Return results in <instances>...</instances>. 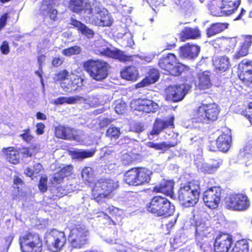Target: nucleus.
I'll return each mask as SVG.
<instances>
[{"mask_svg": "<svg viewBox=\"0 0 252 252\" xmlns=\"http://www.w3.org/2000/svg\"><path fill=\"white\" fill-rule=\"evenodd\" d=\"M187 91L186 86L184 84L169 86L166 90V99L173 102L181 101L184 98Z\"/></svg>", "mask_w": 252, "mask_h": 252, "instance_id": "obj_14", "label": "nucleus"}, {"mask_svg": "<svg viewBox=\"0 0 252 252\" xmlns=\"http://www.w3.org/2000/svg\"><path fill=\"white\" fill-rule=\"evenodd\" d=\"M228 24L227 23H217L212 25L207 29L206 34L208 37L214 36L225 30L227 28Z\"/></svg>", "mask_w": 252, "mask_h": 252, "instance_id": "obj_33", "label": "nucleus"}, {"mask_svg": "<svg viewBox=\"0 0 252 252\" xmlns=\"http://www.w3.org/2000/svg\"><path fill=\"white\" fill-rule=\"evenodd\" d=\"M252 36L247 35L245 38V41L242 45L238 48L233 56V59L238 60L248 54L249 49L252 43Z\"/></svg>", "mask_w": 252, "mask_h": 252, "instance_id": "obj_23", "label": "nucleus"}, {"mask_svg": "<svg viewBox=\"0 0 252 252\" xmlns=\"http://www.w3.org/2000/svg\"><path fill=\"white\" fill-rule=\"evenodd\" d=\"M81 97L84 99H88L89 98V101L87 100L85 101L83 100V99L78 100V101H80L86 103H88L90 104V105H94L96 104L98 102V99L94 95H88L85 97L82 96Z\"/></svg>", "mask_w": 252, "mask_h": 252, "instance_id": "obj_54", "label": "nucleus"}, {"mask_svg": "<svg viewBox=\"0 0 252 252\" xmlns=\"http://www.w3.org/2000/svg\"><path fill=\"white\" fill-rule=\"evenodd\" d=\"M24 133L20 134V136L22 138L23 140L27 143H31L32 140L33 136L31 135L29 129H26L24 131Z\"/></svg>", "mask_w": 252, "mask_h": 252, "instance_id": "obj_53", "label": "nucleus"}, {"mask_svg": "<svg viewBox=\"0 0 252 252\" xmlns=\"http://www.w3.org/2000/svg\"><path fill=\"white\" fill-rule=\"evenodd\" d=\"M49 40L46 38L42 40V42L39 44L40 47L43 49V48H49Z\"/></svg>", "mask_w": 252, "mask_h": 252, "instance_id": "obj_64", "label": "nucleus"}, {"mask_svg": "<svg viewBox=\"0 0 252 252\" xmlns=\"http://www.w3.org/2000/svg\"><path fill=\"white\" fill-rule=\"evenodd\" d=\"M230 131L227 133H223L216 140V145L217 148L223 152H227L230 147L231 142V137Z\"/></svg>", "mask_w": 252, "mask_h": 252, "instance_id": "obj_24", "label": "nucleus"}, {"mask_svg": "<svg viewBox=\"0 0 252 252\" xmlns=\"http://www.w3.org/2000/svg\"><path fill=\"white\" fill-rule=\"evenodd\" d=\"M9 18L8 13H5L0 17V29H1L6 25L7 19Z\"/></svg>", "mask_w": 252, "mask_h": 252, "instance_id": "obj_57", "label": "nucleus"}, {"mask_svg": "<svg viewBox=\"0 0 252 252\" xmlns=\"http://www.w3.org/2000/svg\"><path fill=\"white\" fill-rule=\"evenodd\" d=\"M158 66L166 72L173 76H178L184 70L185 66L176 62L175 56L168 54L163 56L158 61Z\"/></svg>", "mask_w": 252, "mask_h": 252, "instance_id": "obj_8", "label": "nucleus"}, {"mask_svg": "<svg viewBox=\"0 0 252 252\" xmlns=\"http://www.w3.org/2000/svg\"><path fill=\"white\" fill-rule=\"evenodd\" d=\"M167 127V124L164 121L157 119L154 124L153 128L149 136L150 139H152L150 136L156 135H158L160 132L164 128Z\"/></svg>", "mask_w": 252, "mask_h": 252, "instance_id": "obj_40", "label": "nucleus"}, {"mask_svg": "<svg viewBox=\"0 0 252 252\" xmlns=\"http://www.w3.org/2000/svg\"><path fill=\"white\" fill-rule=\"evenodd\" d=\"M123 78L127 80L134 81L138 77V71L134 66H128L121 72Z\"/></svg>", "mask_w": 252, "mask_h": 252, "instance_id": "obj_35", "label": "nucleus"}, {"mask_svg": "<svg viewBox=\"0 0 252 252\" xmlns=\"http://www.w3.org/2000/svg\"><path fill=\"white\" fill-rule=\"evenodd\" d=\"M135 109L146 113L155 112L158 108L157 103L150 99H139L135 101Z\"/></svg>", "mask_w": 252, "mask_h": 252, "instance_id": "obj_17", "label": "nucleus"}, {"mask_svg": "<svg viewBox=\"0 0 252 252\" xmlns=\"http://www.w3.org/2000/svg\"><path fill=\"white\" fill-rule=\"evenodd\" d=\"M65 242L66 237L64 233L57 229L51 230L46 237V244L48 249L53 252L60 251Z\"/></svg>", "mask_w": 252, "mask_h": 252, "instance_id": "obj_10", "label": "nucleus"}, {"mask_svg": "<svg viewBox=\"0 0 252 252\" xmlns=\"http://www.w3.org/2000/svg\"><path fill=\"white\" fill-rule=\"evenodd\" d=\"M126 108V103L123 101H117L115 107V112L119 114H123L125 112Z\"/></svg>", "mask_w": 252, "mask_h": 252, "instance_id": "obj_50", "label": "nucleus"}, {"mask_svg": "<svg viewBox=\"0 0 252 252\" xmlns=\"http://www.w3.org/2000/svg\"><path fill=\"white\" fill-rule=\"evenodd\" d=\"M24 173L29 177L32 176L35 173L33 168L28 167L24 171Z\"/></svg>", "mask_w": 252, "mask_h": 252, "instance_id": "obj_63", "label": "nucleus"}, {"mask_svg": "<svg viewBox=\"0 0 252 252\" xmlns=\"http://www.w3.org/2000/svg\"><path fill=\"white\" fill-rule=\"evenodd\" d=\"M14 190L12 191V198L15 200H22L24 196L25 193L19 190V187H17L16 189V187H14Z\"/></svg>", "mask_w": 252, "mask_h": 252, "instance_id": "obj_48", "label": "nucleus"}, {"mask_svg": "<svg viewBox=\"0 0 252 252\" xmlns=\"http://www.w3.org/2000/svg\"><path fill=\"white\" fill-rule=\"evenodd\" d=\"M47 13L49 15L50 19L54 21L56 20L57 14L58 13L56 9H54L52 8V9H50V10Z\"/></svg>", "mask_w": 252, "mask_h": 252, "instance_id": "obj_61", "label": "nucleus"}, {"mask_svg": "<svg viewBox=\"0 0 252 252\" xmlns=\"http://www.w3.org/2000/svg\"><path fill=\"white\" fill-rule=\"evenodd\" d=\"M53 0H44L40 7L41 10L48 12L50 9L53 8Z\"/></svg>", "mask_w": 252, "mask_h": 252, "instance_id": "obj_49", "label": "nucleus"}, {"mask_svg": "<svg viewBox=\"0 0 252 252\" xmlns=\"http://www.w3.org/2000/svg\"><path fill=\"white\" fill-rule=\"evenodd\" d=\"M138 168H133L126 172L125 174V181L129 185L140 186L141 182L139 181Z\"/></svg>", "mask_w": 252, "mask_h": 252, "instance_id": "obj_28", "label": "nucleus"}, {"mask_svg": "<svg viewBox=\"0 0 252 252\" xmlns=\"http://www.w3.org/2000/svg\"><path fill=\"white\" fill-rule=\"evenodd\" d=\"M175 2L186 10H189L191 8V4L188 0H175Z\"/></svg>", "mask_w": 252, "mask_h": 252, "instance_id": "obj_52", "label": "nucleus"}, {"mask_svg": "<svg viewBox=\"0 0 252 252\" xmlns=\"http://www.w3.org/2000/svg\"><path fill=\"white\" fill-rule=\"evenodd\" d=\"M212 231V228L205 222H197L196 225V241L201 249L205 250L208 244L206 239Z\"/></svg>", "mask_w": 252, "mask_h": 252, "instance_id": "obj_12", "label": "nucleus"}, {"mask_svg": "<svg viewBox=\"0 0 252 252\" xmlns=\"http://www.w3.org/2000/svg\"><path fill=\"white\" fill-rule=\"evenodd\" d=\"M72 25L76 27L82 34L86 36L88 38H93L94 32L88 28L85 25L77 20L72 22Z\"/></svg>", "mask_w": 252, "mask_h": 252, "instance_id": "obj_39", "label": "nucleus"}, {"mask_svg": "<svg viewBox=\"0 0 252 252\" xmlns=\"http://www.w3.org/2000/svg\"><path fill=\"white\" fill-rule=\"evenodd\" d=\"M0 49L1 52L4 54H7L9 52V48L8 42L6 41L3 42L1 47Z\"/></svg>", "mask_w": 252, "mask_h": 252, "instance_id": "obj_58", "label": "nucleus"}, {"mask_svg": "<svg viewBox=\"0 0 252 252\" xmlns=\"http://www.w3.org/2000/svg\"><path fill=\"white\" fill-rule=\"evenodd\" d=\"M118 182L107 178H100L94 183L93 196L98 202L118 187Z\"/></svg>", "mask_w": 252, "mask_h": 252, "instance_id": "obj_4", "label": "nucleus"}, {"mask_svg": "<svg viewBox=\"0 0 252 252\" xmlns=\"http://www.w3.org/2000/svg\"><path fill=\"white\" fill-rule=\"evenodd\" d=\"M134 155L132 153H125L123 154L121 158L122 163L125 165L130 164L134 161Z\"/></svg>", "mask_w": 252, "mask_h": 252, "instance_id": "obj_45", "label": "nucleus"}, {"mask_svg": "<svg viewBox=\"0 0 252 252\" xmlns=\"http://www.w3.org/2000/svg\"><path fill=\"white\" fill-rule=\"evenodd\" d=\"M200 35V32L197 28L186 27L181 32L180 39L182 41H185L189 39H196Z\"/></svg>", "mask_w": 252, "mask_h": 252, "instance_id": "obj_26", "label": "nucleus"}, {"mask_svg": "<svg viewBox=\"0 0 252 252\" xmlns=\"http://www.w3.org/2000/svg\"><path fill=\"white\" fill-rule=\"evenodd\" d=\"M250 245L247 240L242 239L237 241L230 252H252V245L251 249Z\"/></svg>", "mask_w": 252, "mask_h": 252, "instance_id": "obj_36", "label": "nucleus"}, {"mask_svg": "<svg viewBox=\"0 0 252 252\" xmlns=\"http://www.w3.org/2000/svg\"><path fill=\"white\" fill-rule=\"evenodd\" d=\"M238 76L244 84L252 88V61L244 60L239 64Z\"/></svg>", "mask_w": 252, "mask_h": 252, "instance_id": "obj_13", "label": "nucleus"}, {"mask_svg": "<svg viewBox=\"0 0 252 252\" xmlns=\"http://www.w3.org/2000/svg\"><path fill=\"white\" fill-rule=\"evenodd\" d=\"M19 241L22 252H41L42 251V240L37 233H26L20 237Z\"/></svg>", "mask_w": 252, "mask_h": 252, "instance_id": "obj_7", "label": "nucleus"}, {"mask_svg": "<svg viewBox=\"0 0 252 252\" xmlns=\"http://www.w3.org/2000/svg\"><path fill=\"white\" fill-rule=\"evenodd\" d=\"M82 177L86 181H88L93 175V172L90 167H85L82 170Z\"/></svg>", "mask_w": 252, "mask_h": 252, "instance_id": "obj_47", "label": "nucleus"}, {"mask_svg": "<svg viewBox=\"0 0 252 252\" xmlns=\"http://www.w3.org/2000/svg\"><path fill=\"white\" fill-rule=\"evenodd\" d=\"M147 210L156 216L167 217L173 214L175 206L166 198L156 196L147 205Z\"/></svg>", "mask_w": 252, "mask_h": 252, "instance_id": "obj_2", "label": "nucleus"}, {"mask_svg": "<svg viewBox=\"0 0 252 252\" xmlns=\"http://www.w3.org/2000/svg\"><path fill=\"white\" fill-rule=\"evenodd\" d=\"M94 152L86 150L75 151L73 153V158L82 159L93 156Z\"/></svg>", "mask_w": 252, "mask_h": 252, "instance_id": "obj_41", "label": "nucleus"}, {"mask_svg": "<svg viewBox=\"0 0 252 252\" xmlns=\"http://www.w3.org/2000/svg\"><path fill=\"white\" fill-rule=\"evenodd\" d=\"M200 190L197 182L181 185L178 191L179 201L186 207L194 206L198 201Z\"/></svg>", "mask_w": 252, "mask_h": 252, "instance_id": "obj_1", "label": "nucleus"}, {"mask_svg": "<svg viewBox=\"0 0 252 252\" xmlns=\"http://www.w3.org/2000/svg\"><path fill=\"white\" fill-rule=\"evenodd\" d=\"M83 99L84 101H89V98L88 99H84L80 96H76L75 97H64L61 96L56 99L53 100L52 102L56 105L63 104L64 103L74 104L78 100Z\"/></svg>", "mask_w": 252, "mask_h": 252, "instance_id": "obj_37", "label": "nucleus"}, {"mask_svg": "<svg viewBox=\"0 0 252 252\" xmlns=\"http://www.w3.org/2000/svg\"><path fill=\"white\" fill-rule=\"evenodd\" d=\"M6 155L7 160L10 163L16 164L19 162L20 156L19 152L13 147H9L3 149Z\"/></svg>", "mask_w": 252, "mask_h": 252, "instance_id": "obj_32", "label": "nucleus"}, {"mask_svg": "<svg viewBox=\"0 0 252 252\" xmlns=\"http://www.w3.org/2000/svg\"><path fill=\"white\" fill-rule=\"evenodd\" d=\"M89 231L82 224L73 226L70 230L68 240L72 248L80 249L87 244Z\"/></svg>", "mask_w": 252, "mask_h": 252, "instance_id": "obj_6", "label": "nucleus"}, {"mask_svg": "<svg viewBox=\"0 0 252 252\" xmlns=\"http://www.w3.org/2000/svg\"><path fill=\"white\" fill-rule=\"evenodd\" d=\"M98 52L101 55L117 59L121 62L133 61L139 58L137 55L127 56L119 50H111L108 48H102Z\"/></svg>", "mask_w": 252, "mask_h": 252, "instance_id": "obj_15", "label": "nucleus"}, {"mask_svg": "<svg viewBox=\"0 0 252 252\" xmlns=\"http://www.w3.org/2000/svg\"><path fill=\"white\" fill-rule=\"evenodd\" d=\"M45 126L43 124L41 123H38L36 125V132L38 134H42L43 133V129Z\"/></svg>", "mask_w": 252, "mask_h": 252, "instance_id": "obj_62", "label": "nucleus"}, {"mask_svg": "<svg viewBox=\"0 0 252 252\" xmlns=\"http://www.w3.org/2000/svg\"><path fill=\"white\" fill-rule=\"evenodd\" d=\"M97 7H103L101 3L98 1L95 0H93V2L92 3V7L91 8L90 10H88V13L86 14L87 17L88 18L89 23L90 24H93L92 21L93 19H94L95 18H97L98 20H100V16H101V14L99 11L97 13H94V10H97Z\"/></svg>", "mask_w": 252, "mask_h": 252, "instance_id": "obj_34", "label": "nucleus"}, {"mask_svg": "<svg viewBox=\"0 0 252 252\" xmlns=\"http://www.w3.org/2000/svg\"><path fill=\"white\" fill-rule=\"evenodd\" d=\"M137 168L138 177H139V181L141 182V185L149 183L152 174V171L146 168L138 167Z\"/></svg>", "mask_w": 252, "mask_h": 252, "instance_id": "obj_38", "label": "nucleus"}, {"mask_svg": "<svg viewBox=\"0 0 252 252\" xmlns=\"http://www.w3.org/2000/svg\"><path fill=\"white\" fill-rule=\"evenodd\" d=\"M159 77L158 71L156 69H151L148 75L141 82L136 85L137 88L144 87L150 84H154L157 81Z\"/></svg>", "mask_w": 252, "mask_h": 252, "instance_id": "obj_30", "label": "nucleus"}, {"mask_svg": "<svg viewBox=\"0 0 252 252\" xmlns=\"http://www.w3.org/2000/svg\"><path fill=\"white\" fill-rule=\"evenodd\" d=\"M221 189L220 187H213L207 189L203 194V199L205 204L210 209H216L220 203Z\"/></svg>", "mask_w": 252, "mask_h": 252, "instance_id": "obj_11", "label": "nucleus"}, {"mask_svg": "<svg viewBox=\"0 0 252 252\" xmlns=\"http://www.w3.org/2000/svg\"><path fill=\"white\" fill-rule=\"evenodd\" d=\"M174 183L171 181H163L158 186L155 187L156 192L163 193L166 195L171 196L173 193Z\"/></svg>", "mask_w": 252, "mask_h": 252, "instance_id": "obj_31", "label": "nucleus"}, {"mask_svg": "<svg viewBox=\"0 0 252 252\" xmlns=\"http://www.w3.org/2000/svg\"><path fill=\"white\" fill-rule=\"evenodd\" d=\"M243 152H244V156H246V154H252V141L249 142L246 145L243 150Z\"/></svg>", "mask_w": 252, "mask_h": 252, "instance_id": "obj_60", "label": "nucleus"}, {"mask_svg": "<svg viewBox=\"0 0 252 252\" xmlns=\"http://www.w3.org/2000/svg\"><path fill=\"white\" fill-rule=\"evenodd\" d=\"M63 62L62 58L55 57L52 61V64L54 66L57 67L61 65Z\"/></svg>", "mask_w": 252, "mask_h": 252, "instance_id": "obj_59", "label": "nucleus"}, {"mask_svg": "<svg viewBox=\"0 0 252 252\" xmlns=\"http://www.w3.org/2000/svg\"><path fill=\"white\" fill-rule=\"evenodd\" d=\"M100 12L101 16H100V20L95 18L94 19H93L92 22L93 24L101 27H109L110 26L113 22V19L111 17L110 15L109 14L108 12L106 9L104 7H97V10L96 12ZM94 13H96V10H94Z\"/></svg>", "mask_w": 252, "mask_h": 252, "instance_id": "obj_19", "label": "nucleus"}, {"mask_svg": "<svg viewBox=\"0 0 252 252\" xmlns=\"http://www.w3.org/2000/svg\"><path fill=\"white\" fill-rule=\"evenodd\" d=\"M219 112V106L215 103L202 104L197 109L194 120L196 122L209 124L217 120Z\"/></svg>", "mask_w": 252, "mask_h": 252, "instance_id": "obj_5", "label": "nucleus"}, {"mask_svg": "<svg viewBox=\"0 0 252 252\" xmlns=\"http://www.w3.org/2000/svg\"><path fill=\"white\" fill-rule=\"evenodd\" d=\"M84 67L90 77L101 82L107 77L110 66L107 62L103 61L89 60L84 63Z\"/></svg>", "mask_w": 252, "mask_h": 252, "instance_id": "obj_3", "label": "nucleus"}, {"mask_svg": "<svg viewBox=\"0 0 252 252\" xmlns=\"http://www.w3.org/2000/svg\"><path fill=\"white\" fill-rule=\"evenodd\" d=\"M82 51V49L78 46H72L65 49L62 51L63 55L65 56H71L72 55H78Z\"/></svg>", "mask_w": 252, "mask_h": 252, "instance_id": "obj_42", "label": "nucleus"}, {"mask_svg": "<svg viewBox=\"0 0 252 252\" xmlns=\"http://www.w3.org/2000/svg\"><path fill=\"white\" fill-rule=\"evenodd\" d=\"M120 134V129L119 127L110 126L108 128L106 135L111 139L114 138L116 139L119 137Z\"/></svg>", "mask_w": 252, "mask_h": 252, "instance_id": "obj_44", "label": "nucleus"}, {"mask_svg": "<svg viewBox=\"0 0 252 252\" xmlns=\"http://www.w3.org/2000/svg\"><path fill=\"white\" fill-rule=\"evenodd\" d=\"M65 177L60 172L55 173L51 177L50 181L53 184L61 183Z\"/></svg>", "mask_w": 252, "mask_h": 252, "instance_id": "obj_46", "label": "nucleus"}, {"mask_svg": "<svg viewBox=\"0 0 252 252\" xmlns=\"http://www.w3.org/2000/svg\"><path fill=\"white\" fill-rule=\"evenodd\" d=\"M73 167L71 165H68L63 167L60 172L65 177L70 175L72 174Z\"/></svg>", "mask_w": 252, "mask_h": 252, "instance_id": "obj_56", "label": "nucleus"}, {"mask_svg": "<svg viewBox=\"0 0 252 252\" xmlns=\"http://www.w3.org/2000/svg\"><path fill=\"white\" fill-rule=\"evenodd\" d=\"M214 65L217 72H224L230 66L229 59L225 56H220L215 59Z\"/></svg>", "mask_w": 252, "mask_h": 252, "instance_id": "obj_29", "label": "nucleus"}, {"mask_svg": "<svg viewBox=\"0 0 252 252\" xmlns=\"http://www.w3.org/2000/svg\"><path fill=\"white\" fill-rule=\"evenodd\" d=\"M131 128L133 131L137 133L141 132L145 129L144 125L139 122H135Z\"/></svg>", "mask_w": 252, "mask_h": 252, "instance_id": "obj_55", "label": "nucleus"}, {"mask_svg": "<svg viewBox=\"0 0 252 252\" xmlns=\"http://www.w3.org/2000/svg\"><path fill=\"white\" fill-rule=\"evenodd\" d=\"M177 144V142L176 141L173 142L168 141L162 142L159 143H156L155 149L157 150L165 151L171 147L175 146Z\"/></svg>", "mask_w": 252, "mask_h": 252, "instance_id": "obj_43", "label": "nucleus"}, {"mask_svg": "<svg viewBox=\"0 0 252 252\" xmlns=\"http://www.w3.org/2000/svg\"><path fill=\"white\" fill-rule=\"evenodd\" d=\"M225 205L228 209L243 211L249 208L250 202L246 194L235 193L229 194L225 198Z\"/></svg>", "mask_w": 252, "mask_h": 252, "instance_id": "obj_9", "label": "nucleus"}, {"mask_svg": "<svg viewBox=\"0 0 252 252\" xmlns=\"http://www.w3.org/2000/svg\"><path fill=\"white\" fill-rule=\"evenodd\" d=\"M210 76V72L207 71L198 73L195 82L196 87L200 90L209 89L212 86Z\"/></svg>", "mask_w": 252, "mask_h": 252, "instance_id": "obj_22", "label": "nucleus"}, {"mask_svg": "<svg viewBox=\"0 0 252 252\" xmlns=\"http://www.w3.org/2000/svg\"><path fill=\"white\" fill-rule=\"evenodd\" d=\"M75 130L73 128L60 126L56 129V135L59 138L73 140L75 138Z\"/></svg>", "mask_w": 252, "mask_h": 252, "instance_id": "obj_27", "label": "nucleus"}, {"mask_svg": "<svg viewBox=\"0 0 252 252\" xmlns=\"http://www.w3.org/2000/svg\"><path fill=\"white\" fill-rule=\"evenodd\" d=\"M232 244L231 237L226 234L218 236L214 242V252H227Z\"/></svg>", "mask_w": 252, "mask_h": 252, "instance_id": "obj_16", "label": "nucleus"}, {"mask_svg": "<svg viewBox=\"0 0 252 252\" xmlns=\"http://www.w3.org/2000/svg\"><path fill=\"white\" fill-rule=\"evenodd\" d=\"M47 178L46 176H42L40 178L39 183L38 184V188L39 190L42 192H45L47 189Z\"/></svg>", "mask_w": 252, "mask_h": 252, "instance_id": "obj_51", "label": "nucleus"}, {"mask_svg": "<svg viewBox=\"0 0 252 252\" xmlns=\"http://www.w3.org/2000/svg\"><path fill=\"white\" fill-rule=\"evenodd\" d=\"M240 4V0H222L220 8L221 12L230 15L234 12Z\"/></svg>", "mask_w": 252, "mask_h": 252, "instance_id": "obj_25", "label": "nucleus"}, {"mask_svg": "<svg viewBox=\"0 0 252 252\" xmlns=\"http://www.w3.org/2000/svg\"><path fill=\"white\" fill-rule=\"evenodd\" d=\"M90 0H71L69 2V8L73 12L79 13L84 11L87 14L88 10L92 7V3Z\"/></svg>", "mask_w": 252, "mask_h": 252, "instance_id": "obj_18", "label": "nucleus"}, {"mask_svg": "<svg viewBox=\"0 0 252 252\" xmlns=\"http://www.w3.org/2000/svg\"><path fill=\"white\" fill-rule=\"evenodd\" d=\"M200 51V49L198 46L187 44L180 48L179 53L181 57L193 59L198 56Z\"/></svg>", "mask_w": 252, "mask_h": 252, "instance_id": "obj_21", "label": "nucleus"}, {"mask_svg": "<svg viewBox=\"0 0 252 252\" xmlns=\"http://www.w3.org/2000/svg\"><path fill=\"white\" fill-rule=\"evenodd\" d=\"M221 163L222 160L219 158L215 160L212 159L209 163L200 162L196 164L198 170L205 173L212 174L219 168Z\"/></svg>", "mask_w": 252, "mask_h": 252, "instance_id": "obj_20", "label": "nucleus"}]
</instances>
